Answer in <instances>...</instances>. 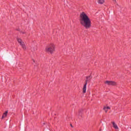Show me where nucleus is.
I'll return each instance as SVG.
<instances>
[{
	"label": "nucleus",
	"instance_id": "nucleus-1",
	"mask_svg": "<svg viewBox=\"0 0 131 131\" xmlns=\"http://www.w3.org/2000/svg\"><path fill=\"white\" fill-rule=\"evenodd\" d=\"M80 23L86 29H89L91 27V19L84 12H82L80 15Z\"/></svg>",
	"mask_w": 131,
	"mask_h": 131
},
{
	"label": "nucleus",
	"instance_id": "nucleus-2",
	"mask_svg": "<svg viewBox=\"0 0 131 131\" xmlns=\"http://www.w3.org/2000/svg\"><path fill=\"white\" fill-rule=\"evenodd\" d=\"M45 50L47 52L53 54L55 51V45L51 44L49 47H47Z\"/></svg>",
	"mask_w": 131,
	"mask_h": 131
},
{
	"label": "nucleus",
	"instance_id": "nucleus-3",
	"mask_svg": "<svg viewBox=\"0 0 131 131\" xmlns=\"http://www.w3.org/2000/svg\"><path fill=\"white\" fill-rule=\"evenodd\" d=\"M17 41L19 43L24 50H26V46H25V43H24V42L22 41V39L20 38H17Z\"/></svg>",
	"mask_w": 131,
	"mask_h": 131
},
{
	"label": "nucleus",
	"instance_id": "nucleus-4",
	"mask_svg": "<svg viewBox=\"0 0 131 131\" xmlns=\"http://www.w3.org/2000/svg\"><path fill=\"white\" fill-rule=\"evenodd\" d=\"M104 83L107 84V85H116V82L112 81H106Z\"/></svg>",
	"mask_w": 131,
	"mask_h": 131
},
{
	"label": "nucleus",
	"instance_id": "nucleus-5",
	"mask_svg": "<svg viewBox=\"0 0 131 131\" xmlns=\"http://www.w3.org/2000/svg\"><path fill=\"white\" fill-rule=\"evenodd\" d=\"M91 78H92V77L91 76L86 77L85 83L88 84V82H89V81H90V80H91Z\"/></svg>",
	"mask_w": 131,
	"mask_h": 131
},
{
	"label": "nucleus",
	"instance_id": "nucleus-6",
	"mask_svg": "<svg viewBox=\"0 0 131 131\" xmlns=\"http://www.w3.org/2000/svg\"><path fill=\"white\" fill-rule=\"evenodd\" d=\"M110 109H111V108L110 106H104L103 108V110H104L106 113H107L108 110H110Z\"/></svg>",
	"mask_w": 131,
	"mask_h": 131
},
{
	"label": "nucleus",
	"instance_id": "nucleus-7",
	"mask_svg": "<svg viewBox=\"0 0 131 131\" xmlns=\"http://www.w3.org/2000/svg\"><path fill=\"white\" fill-rule=\"evenodd\" d=\"M112 124L113 127L115 128V129H118V126H117V124H116L115 122H112Z\"/></svg>",
	"mask_w": 131,
	"mask_h": 131
},
{
	"label": "nucleus",
	"instance_id": "nucleus-8",
	"mask_svg": "<svg viewBox=\"0 0 131 131\" xmlns=\"http://www.w3.org/2000/svg\"><path fill=\"white\" fill-rule=\"evenodd\" d=\"M86 83H85V84H84L83 88V92L84 93H86Z\"/></svg>",
	"mask_w": 131,
	"mask_h": 131
},
{
	"label": "nucleus",
	"instance_id": "nucleus-9",
	"mask_svg": "<svg viewBox=\"0 0 131 131\" xmlns=\"http://www.w3.org/2000/svg\"><path fill=\"white\" fill-rule=\"evenodd\" d=\"M8 114V111H6L5 113L3 114V115L2 116V118H5V117H7V115Z\"/></svg>",
	"mask_w": 131,
	"mask_h": 131
},
{
	"label": "nucleus",
	"instance_id": "nucleus-10",
	"mask_svg": "<svg viewBox=\"0 0 131 131\" xmlns=\"http://www.w3.org/2000/svg\"><path fill=\"white\" fill-rule=\"evenodd\" d=\"M98 4H104L105 2L104 1V0H98Z\"/></svg>",
	"mask_w": 131,
	"mask_h": 131
},
{
	"label": "nucleus",
	"instance_id": "nucleus-11",
	"mask_svg": "<svg viewBox=\"0 0 131 131\" xmlns=\"http://www.w3.org/2000/svg\"><path fill=\"white\" fill-rule=\"evenodd\" d=\"M34 51H36V49H34Z\"/></svg>",
	"mask_w": 131,
	"mask_h": 131
},
{
	"label": "nucleus",
	"instance_id": "nucleus-12",
	"mask_svg": "<svg viewBox=\"0 0 131 131\" xmlns=\"http://www.w3.org/2000/svg\"><path fill=\"white\" fill-rule=\"evenodd\" d=\"M113 1H115V0H113Z\"/></svg>",
	"mask_w": 131,
	"mask_h": 131
}]
</instances>
